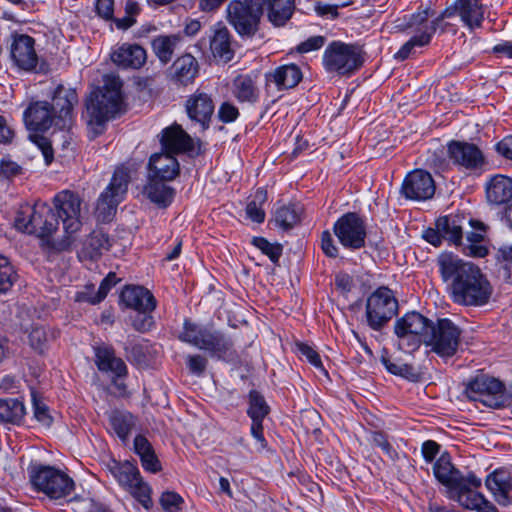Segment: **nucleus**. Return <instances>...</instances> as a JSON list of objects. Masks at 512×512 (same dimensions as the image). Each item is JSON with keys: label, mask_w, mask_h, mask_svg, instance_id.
<instances>
[{"label": "nucleus", "mask_w": 512, "mask_h": 512, "mask_svg": "<svg viewBox=\"0 0 512 512\" xmlns=\"http://www.w3.org/2000/svg\"><path fill=\"white\" fill-rule=\"evenodd\" d=\"M56 212L46 204L25 206L15 217V227L23 232L36 235L55 251L70 249L73 234L83 224L81 197L65 190L54 197Z\"/></svg>", "instance_id": "obj_1"}, {"label": "nucleus", "mask_w": 512, "mask_h": 512, "mask_svg": "<svg viewBox=\"0 0 512 512\" xmlns=\"http://www.w3.org/2000/svg\"><path fill=\"white\" fill-rule=\"evenodd\" d=\"M437 266L454 303L477 307L489 302L493 288L479 267L452 253L440 254Z\"/></svg>", "instance_id": "obj_2"}, {"label": "nucleus", "mask_w": 512, "mask_h": 512, "mask_svg": "<svg viewBox=\"0 0 512 512\" xmlns=\"http://www.w3.org/2000/svg\"><path fill=\"white\" fill-rule=\"evenodd\" d=\"M294 0H233L227 6L228 21L242 37H252L267 9L268 20L281 27L291 18Z\"/></svg>", "instance_id": "obj_3"}, {"label": "nucleus", "mask_w": 512, "mask_h": 512, "mask_svg": "<svg viewBox=\"0 0 512 512\" xmlns=\"http://www.w3.org/2000/svg\"><path fill=\"white\" fill-rule=\"evenodd\" d=\"M124 112V81L114 72L106 73L101 84L93 86L85 98L87 125L95 134H101L109 121Z\"/></svg>", "instance_id": "obj_4"}, {"label": "nucleus", "mask_w": 512, "mask_h": 512, "mask_svg": "<svg viewBox=\"0 0 512 512\" xmlns=\"http://www.w3.org/2000/svg\"><path fill=\"white\" fill-rule=\"evenodd\" d=\"M30 482L38 492L53 500L67 497L74 490V481L66 473L52 466L31 467Z\"/></svg>", "instance_id": "obj_5"}, {"label": "nucleus", "mask_w": 512, "mask_h": 512, "mask_svg": "<svg viewBox=\"0 0 512 512\" xmlns=\"http://www.w3.org/2000/svg\"><path fill=\"white\" fill-rule=\"evenodd\" d=\"M433 322L418 312L406 313L394 325V332L398 338L401 350L412 352L417 350L427 339H431L429 331Z\"/></svg>", "instance_id": "obj_6"}, {"label": "nucleus", "mask_w": 512, "mask_h": 512, "mask_svg": "<svg viewBox=\"0 0 512 512\" xmlns=\"http://www.w3.org/2000/svg\"><path fill=\"white\" fill-rule=\"evenodd\" d=\"M364 63V53L360 46L332 42L323 55V64L327 71L339 75H350Z\"/></svg>", "instance_id": "obj_7"}, {"label": "nucleus", "mask_w": 512, "mask_h": 512, "mask_svg": "<svg viewBox=\"0 0 512 512\" xmlns=\"http://www.w3.org/2000/svg\"><path fill=\"white\" fill-rule=\"evenodd\" d=\"M128 190V167L125 164L118 166L107 188L100 194L95 208L98 221L110 222L117 210L118 204L124 200Z\"/></svg>", "instance_id": "obj_8"}, {"label": "nucleus", "mask_w": 512, "mask_h": 512, "mask_svg": "<svg viewBox=\"0 0 512 512\" xmlns=\"http://www.w3.org/2000/svg\"><path fill=\"white\" fill-rule=\"evenodd\" d=\"M398 312V301L391 289L380 287L366 301V318L369 327L379 331Z\"/></svg>", "instance_id": "obj_9"}, {"label": "nucleus", "mask_w": 512, "mask_h": 512, "mask_svg": "<svg viewBox=\"0 0 512 512\" xmlns=\"http://www.w3.org/2000/svg\"><path fill=\"white\" fill-rule=\"evenodd\" d=\"M465 393L470 400L480 402L489 408H501L510 404L503 384L488 375H479L471 380Z\"/></svg>", "instance_id": "obj_10"}, {"label": "nucleus", "mask_w": 512, "mask_h": 512, "mask_svg": "<svg viewBox=\"0 0 512 512\" xmlns=\"http://www.w3.org/2000/svg\"><path fill=\"white\" fill-rule=\"evenodd\" d=\"M450 161L460 170L483 172L488 165L483 150L476 144L465 140H451L447 144Z\"/></svg>", "instance_id": "obj_11"}, {"label": "nucleus", "mask_w": 512, "mask_h": 512, "mask_svg": "<svg viewBox=\"0 0 512 512\" xmlns=\"http://www.w3.org/2000/svg\"><path fill=\"white\" fill-rule=\"evenodd\" d=\"M429 336L431 339H427L425 345L431 346V350L440 357H452L456 354L461 331L451 320L445 318L433 323Z\"/></svg>", "instance_id": "obj_12"}, {"label": "nucleus", "mask_w": 512, "mask_h": 512, "mask_svg": "<svg viewBox=\"0 0 512 512\" xmlns=\"http://www.w3.org/2000/svg\"><path fill=\"white\" fill-rule=\"evenodd\" d=\"M333 232L340 244L351 250L365 246L366 224L364 219L355 212L342 215L333 225Z\"/></svg>", "instance_id": "obj_13"}, {"label": "nucleus", "mask_w": 512, "mask_h": 512, "mask_svg": "<svg viewBox=\"0 0 512 512\" xmlns=\"http://www.w3.org/2000/svg\"><path fill=\"white\" fill-rule=\"evenodd\" d=\"M481 486V479L475 474L469 473L459 487H455L450 493L463 508L475 512H497L496 507L488 501L484 495L473 490Z\"/></svg>", "instance_id": "obj_14"}, {"label": "nucleus", "mask_w": 512, "mask_h": 512, "mask_svg": "<svg viewBox=\"0 0 512 512\" xmlns=\"http://www.w3.org/2000/svg\"><path fill=\"white\" fill-rule=\"evenodd\" d=\"M10 59L20 70L32 72L38 65L35 39L27 34L12 33L10 36Z\"/></svg>", "instance_id": "obj_15"}, {"label": "nucleus", "mask_w": 512, "mask_h": 512, "mask_svg": "<svg viewBox=\"0 0 512 512\" xmlns=\"http://www.w3.org/2000/svg\"><path fill=\"white\" fill-rule=\"evenodd\" d=\"M94 352L97 368L102 372L111 373L114 377L112 381L113 387L118 390L120 395H125V362L121 358L115 356L113 348L106 345L95 347Z\"/></svg>", "instance_id": "obj_16"}, {"label": "nucleus", "mask_w": 512, "mask_h": 512, "mask_svg": "<svg viewBox=\"0 0 512 512\" xmlns=\"http://www.w3.org/2000/svg\"><path fill=\"white\" fill-rule=\"evenodd\" d=\"M78 103L75 89L59 84L52 93L50 109L56 117V127L63 130L69 128L73 119V108Z\"/></svg>", "instance_id": "obj_17"}, {"label": "nucleus", "mask_w": 512, "mask_h": 512, "mask_svg": "<svg viewBox=\"0 0 512 512\" xmlns=\"http://www.w3.org/2000/svg\"><path fill=\"white\" fill-rule=\"evenodd\" d=\"M435 189L431 174L425 170L416 169L404 178L401 193L407 199L424 201L433 197Z\"/></svg>", "instance_id": "obj_18"}, {"label": "nucleus", "mask_w": 512, "mask_h": 512, "mask_svg": "<svg viewBox=\"0 0 512 512\" xmlns=\"http://www.w3.org/2000/svg\"><path fill=\"white\" fill-rule=\"evenodd\" d=\"M215 105L211 94L197 89L189 95L185 102V111L188 118L198 123L203 130L210 125Z\"/></svg>", "instance_id": "obj_19"}, {"label": "nucleus", "mask_w": 512, "mask_h": 512, "mask_svg": "<svg viewBox=\"0 0 512 512\" xmlns=\"http://www.w3.org/2000/svg\"><path fill=\"white\" fill-rule=\"evenodd\" d=\"M23 119L27 129L33 132H45L52 125L56 126V117L47 101L30 103L23 113Z\"/></svg>", "instance_id": "obj_20"}, {"label": "nucleus", "mask_w": 512, "mask_h": 512, "mask_svg": "<svg viewBox=\"0 0 512 512\" xmlns=\"http://www.w3.org/2000/svg\"><path fill=\"white\" fill-rule=\"evenodd\" d=\"M485 485L499 505L512 504V470H495L487 476Z\"/></svg>", "instance_id": "obj_21"}, {"label": "nucleus", "mask_w": 512, "mask_h": 512, "mask_svg": "<svg viewBox=\"0 0 512 512\" xmlns=\"http://www.w3.org/2000/svg\"><path fill=\"white\" fill-rule=\"evenodd\" d=\"M162 148L170 153H187L193 151L194 142L181 125L174 123L162 130L160 136Z\"/></svg>", "instance_id": "obj_22"}, {"label": "nucleus", "mask_w": 512, "mask_h": 512, "mask_svg": "<svg viewBox=\"0 0 512 512\" xmlns=\"http://www.w3.org/2000/svg\"><path fill=\"white\" fill-rule=\"evenodd\" d=\"M148 167L149 178H155L160 181H172L180 172L177 159L173 153L167 151L153 154L150 157Z\"/></svg>", "instance_id": "obj_23"}, {"label": "nucleus", "mask_w": 512, "mask_h": 512, "mask_svg": "<svg viewBox=\"0 0 512 512\" xmlns=\"http://www.w3.org/2000/svg\"><path fill=\"white\" fill-rule=\"evenodd\" d=\"M485 196L490 205L508 203L512 199V179L502 174L489 177L485 183Z\"/></svg>", "instance_id": "obj_24"}, {"label": "nucleus", "mask_w": 512, "mask_h": 512, "mask_svg": "<svg viewBox=\"0 0 512 512\" xmlns=\"http://www.w3.org/2000/svg\"><path fill=\"white\" fill-rule=\"evenodd\" d=\"M197 348L210 352L218 358H224L232 353L233 341L220 331L205 327Z\"/></svg>", "instance_id": "obj_25"}, {"label": "nucleus", "mask_w": 512, "mask_h": 512, "mask_svg": "<svg viewBox=\"0 0 512 512\" xmlns=\"http://www.w3.org/2000/svg\"><path fill=\"white\" fill-rule=\"evenodd\" d=\"M133 451L139 457L141 466L145 471L156 474L162 470V465L155 449L146 436L142 434L135 436Z\"/></svg>", "instance_id": "obj_26"}, {"label": "nucleus", "mask_w": 512, "mask_h": 512, "mask_svg": "<svg viewBox=\"0 0 512 512\" xmlns=\"http://www.w3.org/2000/svg\"><path fill=\"white\" fill-rule=\"evenodd\" d=\"M199 72V65L194 56L185 54L179 57L171 67V80L182 86L194 82Z\"/></svg>", "instance_id": "obj_27"}, {"label": "nucleus", "mask_w": 512, "mask_h": 512, "mask_svg": "<svg viewBox=\"0 0 512 512\" xmlns=\"http://www.w3.org/2000/svg\"><path fill=\"white\" fill-rule=\"evenodd\" d=\"M433 473L436 479L446 486L450 492L455 487H459L466 478L454 467L450 461V457L444 454L435 462L433 466Z\"/></svg>", "instance_id": "obj_28"}, {"label": "nucleus", "mask_w": 512, "mask_h": 512, "mask_svg": "<svg viewBox=\"0 0 512 512\" xmlns=\"http://www.w3.org/2000/svg\"><path fill=\"white\" fill-rule=\"evenodd\" d=\"M130 495L145 509L150 512L154 503L152 500V488L145 482L137 466L130 463Z\"/></svg>", "instance_id": "obj_29"}, {"label": "nucleus", "mask_w": 512, "mask_h": 512, "mask_svg": "<svg viewBox=\"0 0 512 512\" xmlns=\"http://www.w3.org/2000/svg\"><path fill=\"white\" fill-rule=\"evenodd\" d=\"M465 219L457 215H448L440 217L436 221V226L442 233L443 239L450 243L460 246L462 245L463 229Z\"/></svg>", "instance_id": "obj_30"}, {"label": "nucleus", "mask_w": 512, "mask_h": 512, "mask_svg": "<svg viewBox=\"0 0 512 512\" xmlns=\"http://www.w3.org/2000/svg\"><path fill=\"white\" fill-rule=\"evenodd\" d=\"M155 178H149L144 186L143 194L153 203L160 207H167L173 201L175 190Z\"/></svg>", "instance_id": "obj_31"}, {"label": "nucleus", "mask_w": 512, "mask_h": 512, "mask_svg": "<svg viewBox=\"0 0 512 512\" xmlns=\"http://www.w3.org/2000/svg\"><path fill=\"white\" fill-rule=\"evenodd\" d=\"M232 94L241 103H256L259 100V89L249 75H238L232 83Z\"/></svg>", "instance_id": "obj_32"}, {"label": "nucleus", "mask_w": 512, "mask_h": 512, "mask_svg": "<svg viewBox=\"0 0 512 512\" xmlns=\"http://www.w3.org/2000/svg\"><path fill=\"white\" fill-rule=\"evenodd\" d=\"M480 2L481 0H459V16L471 29L480 27L484 20V9Z\"/></svg>", "instance_id": "obj_33"}, {"label": "nucleus", "mask_w": 512, "mask_h": 512, "mask_svg": "<svg viewBox=\"0 0 512 512\" xmlns=\"http://www.w3.org/2000/svg\"><path fill=\"white\" fill-rule=\"evenodd\" d=\"M210 49L214 57L219 58L223 62H228L233 58V50L231 49L230 33L227 28L220 27L215 29L210 39Z\"/></svg>", "instance_id": "obj_34"}, {"label": "nucleus", "mask_w": 512, "mask_h": 512, "mask_svg": "<svg viewBox=\"0 0 512 512\" xmlns=\"http://www.w3.org/2000/svg\"><path fill=\"white\" fill-rule=\"evenodd\" d=\"M279 89L295 87L302 79L300 68L295 64L283 65L269 75Z\"/></svg>", "instance_id": "obj_35"}, {"label": "nucleus", "mask_w": 512, "mask_h": 512, "mask_svg": "<svg viewBox=\"0 0 512 512\" xmlns=\"http://www.w3.org/2000/svg\"><path fill=\"white\" fill-rule=\"evenodd\" d=\"M156 307L157 300L148 288L130 284V310L154 311Z\"/></svg>", "instance_id": "obj_36"}, {"label": "nucleus", "mask_w": 512, "mask_h": 512, "mask_svg": "<svg viewBox=\"0 0 512 512\" xmlns=\"http://www.w3.org/2000/svg\"><path fill=\"white\" fill-rule=\"evenodd\" d=\"M26 414L24 403L18 399H0V421L19 425Z\"/></svg>", "instance_id": "obj_37"}, {"label": "nucleus", "mask_w": 512, "mask_h": 512, "mask_svg": "<svg viewBox=\"0 0 512 512\" xmlns=\"http://www.w3.org/2000/svg\"><path fill=\"white\" fill-rule=\"evenodd\" d=\"M301 213L302 208L298 205H283L276 210L274 222L279 228L287 231L300 222Z\"/></svg>", "instance_id": "obj_38"}, {"label": "nucleus", "mask_w": 512, "mask_h": 512, "mask_svg": "<svg viewBox=\"0 0 512 512\" xmlns=\"http://www.w3.org/2000/svg\"><path fill=\"white\" fill-rule=\"evenodd\" d=\"M179 41L180 37L177 35H161L152 41L153 51L163 64L171 61Z\"/></svg>", "instance_id": "obj_39"}, {"label": "nucleus", "mask_w": 512, "mask_h": 512, "mask_svg": "<svg viewBox=\"0 0 512 512\" xmlns=\"http://www.w3.org/2000/svg\"><path fill=\"white\" fill-rule=\"evenodd\" d=\"M103 249H108V238L103 233L93 232L85 240L79 257L95 260L101 255Z\"/></svg>", "instance_id": "obj_40"}, {"label": "nucleus", "mask_w": 512, "mask_h": 512, "mask_svg": "<svg viewBox=\"0 0 512 512\" xmlns=\"http://www.w3.org/2000/svg\"><path fill=\"white\" fill-rule=\"evenodd\" d=\"M118 279L116 274L110 272L100 283L98 290L95 292L93 286H87L86 291L81 294L80 299L92 305H96L103 301L109 290L116 285Z\"/></svg>", "instance_id": "obj_41"}, {"label": "nucleus", "mask_w": 512, "mask_h": 512, "mask_svg": "<svg viewBox=\"0 0 512 512\" xmlns=\"http://www.w3.org/2000/svg\"><path fill=\"white\" fill-rule=\"evenodd\" d=\"M432 34L429 32L428 27L419 34L412 36L407 42H405L398 52L395 54V58L398 60H405L415 54L416 48H421L428 45L431 41Z\"/></svg>", "instance_id": "obj_42"}, {"label": "nucleus", "mask_w": 512, "mask_h": 512, "mask_svg": "<svg viewBox=\"0 0 512 512\" xmlns=\"http://www.w3.org/2000/svg\"><path fill=\"white\" fill-rule=\"evenodd\" d=\"M380 362L384 365L386 370L393 375L408 380H415L417 378V374L412 365L404 363L400 359H392L387 353L381 355Z\"/></svg>", "instance_id": "obj_43"}, {"label": "nucleus", "mask_w": 512, "mask_h": 512, "mask_svg": "<svg viewBox=\"0 0 512 512\" xmlns=\"http://www.w3.org/2000/svg\"><path fill=\"white\" fill-rule=\"evenodd\" d=\"M133 364L139 368L147 367L154 360L156 350L148 340L140 339L132 347Z\"/></svg>", "instance_id": "obj_44"}, {"label": "nucleus", "mask_w": 512, "mask_h": 512, "mask_svg": "<svg viewBox=\"0 0 512 512\" xmlns=\"http://www.w3.org/2000/svg\"><path fill=\"white\" fill-rule=\"evenodd\" d=\"M109 431L117 436L123 444H126L128 437V418L124 411L114 409L109 415Z\"/></svg>", "instance_id": "obj_45"}, {"label": "nucleus", "mask_w": 512, "mask_h": 512, "mask_svg": "<svg viewBox=\"0 0 512 512\" xmlns=\"http://www.w3.org/2000/svg\"><path fill=\"white\" fill-rule=\"evenodd\" d=\"M104 465L112 478L124 489L128 490V460H117L110 456Z\"/></svg>", "instance_id": "obj_46"}, {"label": "nucleus", "mask_w": 512, "mask_h": 512, "mask_svg": "<svg viewBox=\"0 0 512 512\" xmlns=\"http://www.w3.org/2000/svg\"><path fill=\"white\" fill-rule=\"evenodd\" d=\"M484 239V231L482 229L467 232L466 240L467 244H463V252L467 255L475 257H484L488 253V249L481 245Z\"/></svg>", "instance_id": "obj_47"}, {"label": "nucleus", "mask_w": 512, "mask_h": 512, "mask_svg": "<svg viewBox=\"0 0 512 512\" xmlns=\"http://www.w3.org/2000/svg\"><path fill=\"white\" fill-rule=\"evenodd\" d=\"M269 410L264 397L256 390L250 391L247 414L251 420H263L268 415Z\"/></svg>", "instance_id": "obj_48"}, {"label": "nucleus", "mask_w": 512, "mask_h": 512, "mask_svg": "<svg viewBox=\"0 0 512 512\" xmlns=\"http://www.w3.org/2000/svg\"><path fill=\"white\" fill-rule=\"evenodd\" d=\"M152 313L148 310H130V326L141 333L150 331L155 324Z\"/></svg>", "instance_id": "obj_49"}, {"label": "nucleus", "mask_w": 512, "mask_h": 512, "mask_svg": "<svg viewBox=\"0 0 512 512\" xmlns=\"http://www.w3.org/2000/svg\"><path fill=\"white\" fill-rule=\"evenodd\" d=\"M17 279V273L9 259L0 254V294L9 291Z\"/></svg>", "instance_id": "obj_50"}, {"label": "nucleus", "mask_w": 512, "mask_h": 512, "mask_svg": "<svg viewBox=\"0 0 512 512\" xmlns=\"http://www.w3.org/2000/svg\"><path fill=\"white\" fill-rule=\"evenodd\" d=\"M434 12L431 11L429 8H426L424 10L418 11L416 13H413L410 15L407 22L404 24L399 25L402 29H415V30H423L426 29V26H429L428 19L429 17L433 16Z\"/></svg>", "instance_id": "obj_51"}, {"label": "nucleus", "mask_w": 512, "mask_h": 512, "mask_svg": "<svg viewBox=\"0 0 512 512\" xmlns=\"http://www.w3.org/2000/svg\"><path fill=\"white\" fill-rule=\"evenodd\" d=\"M204 328V326H199L186 319L183 323V331L180 333L179 339L182 342L197 347Z\"/></svg>", "instance_id": "obj_52"}, {"label": "nucleus", "mask_w": 512, "mask_h": 512, "mask_svg": "<svg viewBox=\"0 0 512 512\" xmlns=\"http://www.w3.org/2000/svg\"><path fill=\"white\" fill-rule=\"evenodd\" d=\"M159 503L165 512H181L184 499L174 491H165L161 494Z\"/></svg>", "instance_id": "obj_53"}, {"label": "nucleus", "mask_w": 512, "mask_h": 512, "mask_svg": "<svg viewBox=\"0 0 512 512\" xmlns=\"http://www.w3.org/2000/svg\"><path fill=\"white\" fill-rule=\"evenodd\" d=\"M252 243L267 255L273 263H277L282 255V247L279 244H272L263 237H254Z\"/></svg>", "instance_id": "obj_54"}, {"label": "nucleus", "mask_w": 512, "mask_h": 512, "mask_svg": "<svg viewBox=\"0 0 512 512\" xmlns=\"http://www.w3.org/2000/svg\"><path fill=\"white\" fill-rule=\"evenodd\" d=\"M32 401L35 419L42 425L49 427L53 422V418L49 413L48 406L37 398L35 393H32Z\"/></svg>", "instance_id": "obj_55"}, {"label": "nucleus", "mask_w": 512, "mask_h": 512, "mask_svg": "<svg viewBox=\"0 0 512 512\" xmlns=\"http://www.w3.org/2000/svg\"><path fill=\"white\" fill-rule=\"evenodd\" d=\"M30 140L41 150L45 163L51 164L54 159L53 148L48 138L35 132L29 136Z\"/></svg>", "instance_id": "obj_56"}, {"label": "nucleus", "mask_w": 512, "mask_h": 512, "mask_svg": "<svg viewBox=\"0 0 512 512\" xmlns=\"http://www.w3.org/2000/svg\"><path fill=\"white\" fill-rule=\"evenodd\" d=\"M296 347L300 355L305 357L310 364L327 374L323 367L321 357L316 350L305 343H297Z\"/></svg>", "instance_id": "obj_57"}, {"label": "nucleus", "mask_w": 512, "mask_h": 512, "mask_svg": "<svg viewBox=\"0 0 512 512\" xmlns=\"http://www.w3.org/2000/svg\"><path fill=\"white\" fill-rule=\"evenodd\" d=\"M459 0L455 2V4L451 7L446 8L439 16H437L434 20L430 22V25L427 26L429 32L433 35L438 28L441 29V31H444L445 28L442 26V22L446 18H450L456 14H459Z\"/></svg>", "instance_id": "obj_58"}, {"label": "nucleus", "mask_w": 512, "mask_h": 512, "mask_svg": "<svg viewBox=\"0 0 512 512\" xmlns=\"http://www.w3.org/2000/svg\"><path fill=\"white\" fill-rule=\"evenodd\" d=\"M239 115V109L230 101H224L218 109L219 120L223 123L234 122Z\"/></svg>", "instance_id": "obj_59"}, {"label": "nucleus", "mask_w": 512, "mask_h": 512, "mask_svg": "<svg viewBox=\"0 0 512 512\" xmlns=\"http://www.w3.org/2000/svg\"><path fill=\"white\" fill-rule=\"evenodd\" d=\"M113 64L120 69L128 68V44L123 43L114 49L110 54Z\"/></svg>", "instance_id": "obj_60"}, {"label": "nucleus", "mask_w": 512, "mask_h": 512, "mask_svg": "<svg viewBox=\"0 0 512 512\" xmlns=\"http://www.w3.org/2000/svg\"><path fill=\"white\" fill-rule=\"evenodd\" d=\"M147 61L146 50L140 45H130V68L139 69Z\"/></svg>", "instance_id": "obj_61"}, {"label": "nucleus", "mask_w": 512, "mask_h": 512, "mask_svg": "<svg viewBox=\"0 0 512 512\" xmlns=\"http://www.w3.org/2000/svg\"><path fill=\"white\" fill-rule=\"evenodd\" d=\"M372 443L378 447H380L387 456L391 459H394L397 455L393 447L388 441L387 436L382 432H374L372 434Z\"/></svg>", "instance_id": "obj_62"}, {"label": "nucleus", "mask_w": 512, "mask_h": 512, "mask_svg": "<svg viewBox=\"0 0 512 512\" xmlns=\"http://www.w3.org/2000/svg\"><path fill=\"white\" fill-rule=\"evenodd\" d=\"M187 366L191 373L202 375L207 367V359L201 355H190L187 358Z\"/></svg>", "instance_id": "obj_63"}, {"label": "nucleus", "mask_w": 512, "mask_h": 512, "mask_svg": "<svg viewBox=\"0 0 512 512\" xmlns=\"http://www.w3.org/2000/svg\"><path fill=\"white\" fill-rule=\"evenodd\" d=\"M325 43V38L323 36L317 35L308 38L306 41H303L297 46V51L299 53H308L310 51L320 49Z\"/></svg>", "instance_id": "obj_64"}]
</instances>
